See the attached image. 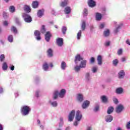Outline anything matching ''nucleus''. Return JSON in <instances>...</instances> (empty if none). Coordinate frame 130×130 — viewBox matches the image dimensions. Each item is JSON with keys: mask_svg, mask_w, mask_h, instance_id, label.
<instances>
[{"mask_svg": "<svg viewBox=\"0 0 130 130\" xmlns=\"http://www.w3.org/2000/svg\"><path fill=\"white\" fill-rule=\"evenodd\" d=\"M4 129V127H3V125L2 124H0V130H3Z\"/></svg>", "mask_w": 130, "mask_h": 130, "instance_id": "64", "label": "nucleus"}, {"mask_svg": "<svg viewBox=\"0 0 130 130\" xmlns=\"http://www.w3.org/2000/svg\"><path fill=\"white\" fill-rule=\"evenodd\" d=\"M2 69L3 71H7V70H8V64H7V62H4L3 63Z\"/></svg>", "mask_w": 130, "mask_h": 130, "instance_id": "34", "label": "nucleus"}, {"mask_svg": "<svg viewBox=\"0 0 130 130\" xmlns=\"http://www.w3.org/2000/svg\"><path fill=\"white\" fill-rule=\"evenodd\" d=\"M113 110H114L113 107H110L108 109V110L107 111V113H108V114H111V113H112L113 112Z\"/></svg>", "mask_w": 130, "mask_h": 130, "instance_id": "31", "label": "nucleus"}, {"mask_svg": "<svg viewBox=\"0 0 130 130\" xmlns=\"http://www.w3.org/2000/svg\"><path fill=\"white\" fill-rule=\"evenodd\" d=\"M124 75H125L124 71L123 70L120 71L118 73V77L119 79H123V78H124Z\"/></svg>", "mask_w": 130, "mask_h": 130, "instance_id": "18", "label": "nucleus"}, {"mask_svg": "<svg viewBox=\"0 0 130 130\" xmlns=\"http://www.w3.org/2000/svg\"><path fill=\"white\" fill-rule=\"evenodd\" d=\"M98 70V68L97 67H93L92 68V73L95 74V73H97Z\"/></svg>", "mask_w": 130, "mask_h": 130, "instance_id": "45", "label": "nucleus"}, {"mask_svg": "<svg viewBox=\"0 0 130 130\" xmlns=\"http://www.w3.org/2000/svg\"><path fill=\"white\" fill-rule=\"evenodd\" d=\"M10 69L11 71H14V70H15V67L14 66H12L10 67Z\"/></svg>", "mask_w": 130, "mask_h": 130, "instance_id": "57", "label": "nucleus"}, {"mask_svg": "<svg viewBox=\"0 0 130 130\" xmlns=\"http://www.w3.org/2000/svg\"><path fill=\"white\" fill-rule=\"evenodd\" d=\"M45 40L47 41V42H49V41L50 40V37H51V34H50L49 31H47L45 36Z\"/></svg>", "mask_w": 130, "mask_h": 130, "instance_id": "15", "label": "nucleus"}, {"mask_svg": "<svg viewBox=\"0 0 130 130\" xmlns=\"http://www.w3.org/2000/svg\"><path fill=\"white\" fill-rule=\"evenodd\" d=\"M82 117L83 114H82V112H81L80 110L77 111L75 115V119L76 121L74 123V125L75 126H77V125L79 124V122L81 121Z\"/></svg>", "mask_w": 130, "mask_h": 130, "instance_id": "1", "label": "nucleus"}, {"mask_svg": "<svg viewBox=\"0 0 130 130\" xmlns=\"http://www.w3.org/2000/svg\"><path fill=\"white\" fill-rule=\"evenodd\" d=\"M124 109V107L122 105H118L116 107V113H120L122 110Z\"/></svg>", "mask_w": 130, "mask_h": 130, "instance_id": "6", "label": "nucleus"}, {"mask_svg": "<svg viewBox=\"0 0 130 130\" xmlns=\"http://www.w3.org/2000/svg\"><path fill=\"white\" fill-rule=\"evenodd\" d=\"M44 13V10H40L38 11V13H37V16L38 17H39V18H41V17H42V16H43V14Z\"/></svg>", "mask_w": 130, "mask_h": 130, "instance_id": "22", "label": "nucleus"}, {"mask_svg": "<svg viewBox=\"0 0 130 130\" xmlns=\"http://www.w3.org/2000/svg\"><path fill=\"white\" fill-rule=\"evenodd\" d=\"M62 32L64 35H66V33H67V27L66 26H62L61 29Z\"/></svg>", "mask_w": 130, "mask_h": 130, "instance_id": "43", "label": "nucleus"}, {"mask_svg": "<svg viewBox=\"0 0 130 130\" xmlns=\"http://www.w3.org/2000/svg\"><path fill=\"white\" fill-rule=\"evenodd\" d=\"M38 81H39V77H36V78H35V81H36V82H38Z\"/></svg>", "mask_w": 130, "mask_h": 130, "instance_id": "62", "label": "nucleus"}, {"mask_svg": "<svg viewBox=\"0 0 130 130\" xmlns=\"http://www.w3.org/2000/svg\"><path fill=\"white\" fill-rule=\"evenodd\" d=\"M105 46H109L110 45V41H106L105 43Z\"/></svg>", "mask_w": 130, "mask_h": 130, "instance_id": "53", "label": "nucleus"}, {"mask_svg": "<svg viewBox=\"0 0 130 130\" xmlns=\"http://www.w3.org/2000/svg\"><path fill=\"white\" fill-rule=\"evenodd\" d=\"M123 92V89L121 87L117 88L116 89V93L117 94H122Z\"/></svg>", "mask_w": 130, "mask_h": 130, "instance_id": "26", "label": "nucleus"}, {"mask_svg": "<svg viewBox=\"0 0 130 130\" xmlns=\"http://www.w3.org/2000/svg\"><path fill=\"white\" fill-rule=\"evenodd\" d=\"M52 50L51 49H49L47 51V53H48V56L49 57H52V56L53 55L52 54Z\"/></svg>", "mask_w": 130, "mask_h": 130, "instance_id": "30", "label": "nucleus"}, {"mask_svg": "<svg viewBox=\"0 0 130 130\" xmlns=\"http://www.w3.org/2000/svg\"><path fill=\"white\" fill-rule=\"evenodd\" d=\"M85 80L88 83L91 82L92 78L91 77V75L90 74V73L87 72L85 74Z\"/></svg>", "mask_w": 130, "mask_h": 130, "instance_id": "13", "label": "nucleus"}, {"mask_svg": "<svg viewBox=\"0 0 130 130\" xmlns=\"http://www.w3.org/2000/svg\"><path fill=\"white\" fill-rule=\"evenodd\" d=\"M88 5L90 8H94L96 6V3L94 0H89Z\"/></svg>", "mask_w": 130, "mask_h": 130, "instance_id": "14", "label": "nucleus"}, {"mask_svg": "<svg viewBox=\"0 0 130 130\" xmlns=\"http://www.w3.org/2000/svg\"><path fill=\"white\" fill-rule=\"evenodd\" d=\"M81 36H82V30H80L79 31V32L77 34V40H80L81 39Z\"/></svg>", "mask_w": 130, "mask_h": 130, "instance_id": "38", "label": "nucleus"}, {"mask_svg": "<svg viewBox=\"0 0 130 130\" xmlns=\"http://www.w3.org/2000/svg\"><path fill=\"white\" fill-rule=\"evenodd\" d=\"M9 11L11 13L15 12V7L14 6H11L9 8Z\"/></svg>", "mask_w": 130, "mask_h": 130, "instance_id": "46", "label": "nucleus"}, {"mask_svg": "<svg viewBox=\"0 0 130 130\" xmlns=\"http://www.w3.org/2000/svg\"><path fill=\"white\" fill-rule=\"evenodd\" d=\"M13 40L14 37L12 35H10L8 37V41H9L10 42H13Z\"/></svg>", "mask_w": 130, "mask_h": 130, "instance_id": "44", "label": "nucleus"}, {"mask_svg": "<svg viewBox=\"0 0 130 130\" xmlns=\"http://www.w3.org/2000/svg\"><path fill=\"white\" fill-rule=\"evenodd\" d=\"M86 29V21L85 20L82 21V24H81V29L82 31H85V29Z\"/></svg>", "mask_w": 130, "mask_h": 130, "instance_id": "25", "label": "nucleus"}, {"mask_svg": "<svg viewBox=\"0 0 130 130\" xmlns=\"http://www.w3.org/2000/svg\"><path fill=\"white\" fill-rule=\"evenodd\" d=\"M8 21H4V26H8Z\"/></svg>", "mask_w": 130, "mask_h": 130, "instance_id": "61", "label": "nucleus"}, {"mask_svg": "<svg viewBox=\"0 0 130 130\" xmlns=\"http://www.w3.org/2000/svg\"><path fill=\"white\" fill-rule=\"evenodd\" d=\"M121 26H122V23H120V24H119L118 26L114 29V33H115L116 34L117 33H118V32H119V30H120V28H121Z\"/></svg>", "mask_w": 130, "mask_h": 130, "instance_id": "20", "label": "nucleus"}, {"mask_svg": "<svg viewBox=\"0 0 130 130\" xmlns=\"http://www.w3.org/2000/svg\"><path fill=\"white\" fill-rule=\"evenodd\" d=\"M39 3H38V2L37 1H35L32 3V8L34 9H36L37 8H38V6H39Z\"/></svg>", "mask_w": 130, "mask_h": 130, "instance_id": "28", "label": "nucleus"}, {"mask_svg": "<svg viewBox=\"0 0 130 130\" xmlns=\"http://www.w3.org/2000/svg\"><path fill=\"white\" fill-rule=\"evenodd\" d=\"M15 21L17 25H21V22H20V19H19V18L15 17Z\"/></svg>", "mask_w": 130, "mask_h": 130, "instance_id": "40", "label": "nucleus"}, {"mask_svg": "<svg viewBox=\"0 0 130 130\" xmlns=\"http://www.w3.org/2000/svg\"><path fill=\"white\" fill-rule=\"evenodd\" d=\"M12 32H14L15 34H17L18 33V30H17V28L15 26H12L11 28Z\"/></svg>", "mask_w": 130, "mask_h": 130, "instance_id": "39", "label": "nucleus"}, {"mask_svg": "<svg viewBox=\"0 0 130 130\" xmlns=\"http://www.w3.org/2000/svg\"><path fill=\"white\" fill-rule=\"evenodd\" d=\"M43 69L44 71H48V64L47 62L44 63L43 65Z\"/></svg>", "mask_w": 130, "mask_h": 130, "instance_id": "29", "label": "nucleus"}, {"mask_svg": "<svg viewBox=\"0 0 130 130\" xmlns=\"http://www.w3.org/2000/svg\"><path fill=\"white\" fill-rule=\"evenodd\" d=\"M90 62L91 63H94V62H95V58H94V57H92L90 58Z\"/></svg>", "mask_w": 130, "mask_h": 130, "instance_id": "54", "label": "nucleus"}, {"mask_svg": "<svg viewBox=\"0 0 130 130\" xmlns=\"http://www.w3.org/2000/svg\"><path fill=\"white\" fill-rule=\"evenodd\" d=\"M86 66H87V60H82L81 61V63L80 65L81 69H85V68H86Z\"/></svg>", "mask_w": 130, "mask_h": 130, "instance_id": "16", "label": "nucleus"}, {"mask_svg": "<svg viewBox=\"0 0 130 130\" xmlns=\"http://www.w3.org/2000/svg\"><path fill=\"white\" fill-rule=\"evenodd\" d=\"M98 64L102 66V56L99 55L97 57Z\"/></svg>", "mask_w": 130, "mask_h": 130, "instance_id": "17", "label": "nucleus"}, {"mask_svg": "<svg viewBox=\"0 0 130 130\" xmlns=\"http://www.w3.org/2000/svg\"><path fill=\"white\" fill-rule=\"evenodd\" d=\"M46 31V30L45 29V26L42 25V28L41 29V33H42V34H44V33H45Z\"/></svg>", "mask_w": 130, "mask_h": 130, "instance_id": "42", "label": "nucleus"}, {"mask_svg": "<svg viewBox=\"0 0 130 130\" xmlns=\"http://www.w3.org/2000/svg\"><path fill=\"white\" fill-rule=\"evenodd\" d=\"M113 101L114 103H115V104H118V100H117V99L115 96H114L113 98Z\"/></svg>", "mask_w": 130, "mask_h": 130, "instance_id": "47", "label": "nucleus"}, {"mask_svg": "<svg viewBox=\"0 0 130 130\" xmlns=\"http://www.w3.org/2000/svg\"><path fill=\"white\" fill-rule=\"evenodd\" d=\"M64 13L67 15H69L71 13V8L70 7H67L64 10Z\"/></svg>", "mask_w": 130, "mask_h": 130, "instance_id": "24", "label": "nucleus"}, {"mask_svg": "<svg viewBox=\"0 0 130 130\" xmlns=\"http://www.w3.org/2000/svg\"><path fill=\"white\" fill-rule=\"evenodd\" d=\"M84 58L81 56V55L80 54H77L75 58V62L76 64H77L78 61H81V60H83Z\"/></svg>", "mask_w": 130, "mask_h": 130, "instance_id": "9", "label": "nucleus"}, {"mask_svg": "<svg viewBox=\"0 0 130 130\" xmlns=\"http://www.w3.org/2000/svg\"><path fill=\"white\" fill-rule=\"evenodd\" d=\"M68 5V1L64 0L63 2H62L60 6L64 8V7H66Z\"/></svg>", "mask_w": 130, "mask_h": 130, "instance_id": "37", "label": "nucleus"}, {"mask_svg": "<svg viewBox=\"0 0 130 130\" xmlns=\"http://www.w3.org/2000/svg\"><path fill=\"white\" fill-rule=\"evenodd\" d=\"M66 90L65 89H61L60 91V92L58 93V91H55L53 95V99H57V98L59 96L60 98H63L64 97V95H66Z\"/></svg>", "mask_w": 130, "mask_h": 130, "instance_id": "2", "label": "nucleus"}, {"mask_svg": "<svg viewBox=\"0 0 130 130\" xmlns=\"http://www.w3.org/2000/svg\"><path fill=\"white\" fill-rule=\"evenodd\" d=\"M101 99L103 103H107L108 101V98L105 95H102Z\"/></svg>", "mask_w": 130, "mask_h": 130, "instance_id": "19", "label": "nucleus"}, {"mask_svg": "<svg viewBox=\"0 0 130 130\" xmlns=\"http://www.w3.org/2000/svg\"><path fill=\"white\" fill-rule=\"evenodd\" d=\"M22 17L24 19V22H26V23H31L32 22V17L27 13L22 14Z\"/></svg>", "mask_w": 130, "mask_h": 130, "instance_id": "4", "label": "nucleus"}, {"mask_svg": "<svg viewBox=\"0 0 130 130\" xmlns=\"http://www.w3.org/2000/svg\"><path fill=\"white\" fill-rule=\"evenodd\" d=\"M57 45L59 47H61L63 45V40L61 38H58L56 41Z\"/></svg>", "mask_w": 130, "mask_h": 130, "instance_id": "7", "label": "nucleus"}, {"mask_svg": "<svg viewBox=\"0 0 130 130\" xmlns=\"http://www.w3.org/2000/svg\"><path fill=\"white\" fill-rule=\"evenodd\" d=\"M0 42H1V44H3V45H4V44H5V40H0Z\"/></svg>", "mask_w": 130, "mask_h": 130, "instance_id": "58", "label": "nucleus"}, {"mask_svg": "<svg viewBox=\"0 0 130 130\" xmlns=\"http://www.w3.org/2000/svg\"><path fill=\"white\" fill-rule=\"evenodd\" d=\"M75 113H76V111L74 110L70 113L68 116V121H73V120H74V118H75Z\"/></svg>", "mask_w": 130, "mask_h": 130, "instance_id": "5", "label": "nucleus"}, {"mask_svg": "<svg viewBox=\"0 0 130 130\" xmlns=\"http://www.w3.org/2000/svg\"><path fill=\"white\" fill-rule=\"evenodd\" d=\"M118 55H121L122 54V49H119L117 51Z\"/></svg>", "mask_w": 130, "mask_h": 130, "instance_id": "52", "label": "nucleus"}, {"mask_svg": "<svg viewBox=\"0 0 130 130\" xmlns=\"http://www.w3.org/2000/svg\"><path fill=\"white\" fill-rule=\"evenodd\" d=\"M109 34H110L109 29H107L104 32V36H105V37H108V36H109Z\"/></svg>", "mask_w": 130, "mask_h": 130, "instance_id": "32", "label": "nucleus"}, {"mask_svg": "<svg viewBox=\"0 0 130 130\" xmlns=\"http://www.w3.org/2000/svg\"><path fill=\"white\" fill-rule=\"evenodd\" d=\"M91 129H92L91 126H87L86 128V130H91Z\"/></svg>", "mask_w": 130, "mask_h": 130, "instance_id": "60", "label": "nucleus"}, {"mask_svg": "<svg viewBox=\"0 0 130 130\" xmlns=\"http://www.w3.org/2000/svg\"><path fill=\"white\" fill-rule=\"evenodd\" d=\"M60 122L59 123V127H61L63 125V118L62 117H60L59 118Z\"/></svg>", "mask_w": 130, "mask_h": 130, "instance_id": "33", "label": "nucleus"}, {"mask_svg": "<svg viewBox=\"0 0 130 130\" xmlns=\"http://www.w3.org/2000/svg\"><path fill=\"white\" fill-rule=\"evenodd\" d=\"M81 69H82V68L80 66H76L74 68V70H75V72H76V73L80 72V70H81Z\"/></svg>", "mask_w": 130, "mask_h": 130, "instance_id": "36", "label": "nucleus"}, {"mask_svg": "<svg viewBox=\"0 0 130 130\" xmlns=\"http://www.w3.org/2000/svg\"><path fill=\"white\" fill-rule=\"evenodd\" d=\"M29 112H30V108L28 106H24L21 108V113L22 115H28Z\"/></svg>", "mask_w": 130, "mask_h": 130, "instance_id": "3", "label": "nucleus"}, {"mask_svg": "<svg viewBox=\"0 0 130 130\" xmlns=\"http://www.w3.org/2000/svg\"><path fill=\"white\" fill-rule=\"evenodd\" d=\"M34 35L36 36V39L38 40V41L41 40V37H40V31L36 30L34 32Z\"/></svg>", "mask_w": 130, "mask_h": 130, "instance_id": "8", "label": "nucleus"}, {"mask_svg": "<svg viewBox=\"0 0 130 130\" xmlns=\"http://www.w3.org/2000/svg\"><path fill=\"white\" fill-rule=\"evenodd\" d=\"M36 96L37 97V98H38V97H39V91L37 90L36 92Z\"/></svg>", "mask_w": 130, "mask_h": 130, "instance_id": "56", "label": "nucleus"}, {"mask_svg": "<svg viewBox=\"0 0 130 130\" xmlns=\"http://www.w3.org/2000/svg\"><path fill=\"white\" fill-rule=\"evenodd\" d=\"M118 63V60L115 59L113 60V64L114 66H117V64Z\"/></svg>", "mask_w": 130, "mask_h": 130, "instance_id": "49", "label": "nucleus"}, {"mask_svg": "<svg viewBox=\"0 0 130 130\" xmlns=\"http://www.w3.org/2000/svg\"><path fill=\"white\" fill-rule=\"evenodd\" d=\"M126 128L127 129H130V121L127 122L126 124Z\"/></svg>", "mask_w": 130, "mask_h": 130, "instance_id": "50", "label": "nucleus"}, {"mask_svg": "<svg viewBox=\"0 0 130 130\" xmlns=\"http://www.w3.org/2000/svg\"><path fill=\"white\" fill-rule=\"evenodd\" d=\"M50 103L51 105L53 107H57V102L53 101L52 100L50 101Z\"/></svg>", "mask_w": 130, "mask_h": 130, "instance_id": "27", "label": "nucleus"}, {"mask_svg": "<svg viewBox=\"0 0 130 130\" xmlns=\"http://www.w3.org/2000/svg\"><path fill=\"white\" fill-rule=\"evenodd\" d=\"M77 99L78 102H83L84 101V96L81 93H78L77 95Z\"/></svg>", "mask_w": 130, "mask_h": 130, "instance_id": "11", "label": "nucleus"}, {"mask_svg": "<svg viewBox=\"0 0 130 130\" xmlns=\"http://www.w3.org/2000/svg\"><path fill=\"white\" fill-rule=\"evenodd\" d=\"M24 11L26 12V13H30V12H31V9H30V7L25 6L24 7Z\"/></svg>", "mask_w": 130, "mask_h": 130, "instance_id": "35", "label": "nucleus"}, {"mask_svg": "<svg viewBox=\"0 0 130 130\" xmlns=\"http://www.w3.org/2000/svg\"><path fill=\"white\" fill-rule=\"evenodd\" d=\"M100 106L99 105H96L95 106L94 108L93 109V111L94 112H98L99 111Z\"/></svg>", "mask_w": 130, "mask_h": 130, "instance_id": "41", "label": "nucleus"}, {"mask_svg": "<svg viewBox=\"0 0 130 130\" xmlns=\"http://www.w3.org/2000/svg\"><path fill=\"white\" fill-rule=\"evenodd\" d=\"M89 105H90V101L86 100L82 104V107L83 109H86V108L89 107Z\"/></svg>", "mask_w": 130, "mask_h": 130, "instance_id": "10", "label": "nucleus"}, {"mask_svg": "<svg viewBox=\"0 0 130 130\" xmlns=\"http://www.w3.org/2000/svg\"><path fill=\"white\" fill-rule=\"evenodd\" d=\"M5 60V55L4 54H1L0 56V60L1 61H4Z\"/></svg>", "mask_w": 130, "mask_h": 130, "instance_id": "51", "label": "nucleus"}, {"mask_svg": "<svg viewBox=\"0 0 130 130\" xmlns=\"http://www.w3.org/2000/svg\"><path fill=\"white\" fill-rule=\"evenodd\" d=\"M105 25V24L104 23H101L100 25V29H103V28H104Z\"/></svg>", "mask_w": 130, "mask_h": 130, "instance_id": "55", "label": "nucleus"}, {"mask_svg": "<svg viewBox=\"0 0 130 130\" xmlns=\"http://www.w3.org/2000/svg\"><path fill=\"white\" fill-rule=\"evenodd\" d=\"M61 70H63V71H64V70H66V69H67V63H66V62L62 61L61 63Z\"/></svg>", "mask_w": 130, "mask_h": 130, "instance_id": "23", "label": "nucleus"}, {"mask_svg": "<svg viewBox=\"0 0 130 130\" xmlns=\"http://www.w3.org/2000/svg\"><path fill=\"white\" fill-rule=\"evenodd\" d=\"M113 120V117L111 115H108L106 116L105 121L106 122H111Z\"/></svg>", "mask_w": 130, "mask_h": 130, "instance_id": "12", "label": "nucleus"}, {"mask_svg": "<svg viewBox=\"0 0 130 130\" xmlns=\"http://www.w3.org/2000/svg\"><path fill=\"white\" fill-rule=\"evenodd\" d=\"M83 14L84 16H87L88 15V10L85 8L83 10Z\"/></svg>", "mask_w": 130, "mask_h": 130, "instance_id": "48", "label": "nucleus"}, {"mask_svg": "<svg viewBox=\"0 0 130 130\" xmlns=\"http://www.w3.org/2000/svg\"><path fill=\"white\" fill-rule=\"evenodd\" d=\"M96 21H100L102 19V15L99 13H96L95 15Z\"/></svg>", "mask_w": 130, "mask_h": 130, "instance_id": "21", "label": "nucleus"}, {"mask_svg": "<svg viewBox=\"0 0 130 130\" xmlns=\"http://www.w3.org/2000/svg\"><path fill=\"white\" fill-rule=\"evenodd\" d=\"M126 44H128V45H130L129 40H127L126 41Z\"/></svg>", "mask_w": 130, "mask_h": 130, "instance_id": "63", "label": "nucleus"}, {"mask_svg": "<svg viewBox=\"0 0 130 130\" xmlns=\"http://www.w3.org/2000/svg\"><path fill=\"white\" fill-rule=\"evenodd\" d=\"M3 17L4 18H7V13L6 12H3Z\"/></svg>", "mask_w": 130, "mask_h": 130, "instance_id": "59", "label": "nucleus"}]
</instances>
